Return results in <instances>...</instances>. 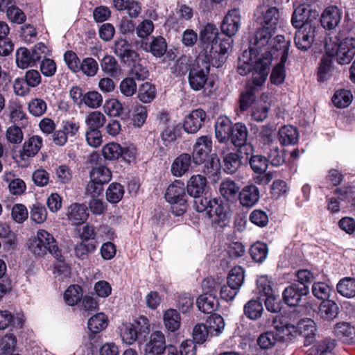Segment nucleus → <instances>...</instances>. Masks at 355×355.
Returning <instances> with one entry per match:
<instances>
[{"label":"nucleus","instance_id":"nucleus-38","mask_svg":"<svg viewBox=\"0 0 355 355\" xmlns=\"http://www.w3.org/2000/svg\"><path fill=\"white\" fill-rule=\"evenodd\" d=\"M144 49L146 51L151 52L154 56L160 58L165 54L167 45L165 39L161 36H159L153 37L150 44L148 45L146 44Z\"/></svg>","mask_w":355,"mask_h":355},{"label":"nucleus","instance_id":"nucleus-1","mask_svg":"<svg viewBox=\"0 0 355 355\" xmlns=\"http://www.w3.org/2000/svg\"><path fill=\"white\" fill-rule=\"evenodd\" d=\"M271 65V55L257 53L252 49L245 50L239 58L237 71L241 76L252 73L250 80L255 86H261L266 80Z\"/></svg>","mask_w":355,"mask_h":355},{"label":"nucleus","instance_id":"nucleus-15","mask_svg":"<svg viewBox=\"0 0 355 355\" xmlns=\"http://www.w3.org/2000/svg\"><path fill=\"white\" fill-rule=\"evenodd\" d=\"M206 119V113L202 109L193 110L184 119V129L188 133H196L202 126Z\"/></svg>","mask_w":355,"mask_h":355},{"label":"nucleus","instance_id":"nucleus-43","mask_svg":"<svg viewBox=\"0 0 355 355\" xmlns=\"http://www.w3.org/2000/svg\"><path fill=\"white\" fill-rule=\"evenodd\" d=\"M90 180L101 184H107L112 178L111 171L104 166H98L92 168L89 173Z\"/></svg>","mask_w":355,"mask_h":355},{"label":"nucleus","instance_id":"nucleus-18","mask_svg":"<svg viewBox=\"0 0 355 355\" xmlns=\"http://www.w3.org/2000/svg\"><path fill=\"white\" fill-rule=\"evenodd\" d=\"M248 130L246 126L241 123H235L231 132L229 139L231 142L238 147H243L246 150H252V146L250 144H245L248 139Z\"/></svg>","mask_w":355,"mask_h":355},{"label":"nucleus","instance_id":"nucleus-21","mask_svg":"<svg viewBox=\"0 0 355 355\" xmlns=\"http://www.w3.org/2000/svg\"><path fill=\"white\" fill-rule=\"evenodd\" d=\"M311 9L306 3H300L295 9L291 18L292 25L295 28H302L309 24Z\"/></svg>","mask_w":355,"mask_h":355},{"label":"nucleus","instance_id":"nucleus-22","mask_svg":"<svg viewBox=\"0 0 355 355\" xmlns=\"http://www.w3.org/2000/svg\"><path fill=\"white\" fill-rule=\"evenodd\" d=\"M239 199L242 206L251 207L259 201V190L253 184L247 185L239 193Z\"/></svg>","mask_w":355,"mask_h":355},{"label":"nucleus","instance_id":"nucleus-6","mask_svg":"<svg viewBox=\"0 0 355 355\" xmlns=\"http://www.w3.org/2000/svg\"><path fill=\"white\" fill-rule=\"evenodd\" d=\"M29 248L31 252L38 256H43L49 251L55 258L61 257V251L53 236L43 229L38 230L37 236L31 241Z\"/></svg>","mask_w":355,"mask_h":355},{"label":"nucleus","instance_id":"nucleus-8","mask_svg":"<svg viewBox=\"0 0 355 355\" xmlns=\"http://www.w3.org/2000/svg\"><path fill=\"white\" fill-rule=\"evenodd\" d=\"M216 283L214 280L205 279L202 283V287L205 293L200 295L196 300L197 306L201 312L211 313L218 307V300L216 297L217 290Z\"/></svg>","mask_w":355,"mask_h":355},{"label":"nucleus","instance_id":"nucleus-10","mask_svg":"<svg viewBox=\"0 0 355 355\" xmlns=\"http://www.w3.org/2000/svg\"><path fill=\"white\" fill-rule=\"evenodd\" d=\"M212 148L211 139L209 136H202L197 139L193 148L192 162L196 165L202 164L208 157Z\"/></svg>","mask_w":355,"mask_h":355},{"label":"nucleus","instance_id":"nucleus-50","mask_svg":"<svg viewBox=\"0 0 355 355\" xmlns=\"http://www.w3.org/2000/svg\"><path fill=\"white\" fill-rule=\"evenodd\" d=\"M15 60L17 67L21 69H26L35 64L32 60L31 51L26 48L21 47L17 50Z\"/></svg>","mask_w":355,"mask_h":355},{"label":"nucleus","instance_id":"nucleus-5","mask_svg":"<svg viewBox=\"0 0 355 355\" xmlns=\"http://www.w3.org/2000/svg\"><path fill=\"white\" fill-rule=\"evenodd\" d=\"M209 73V64L198 57L189 69L188 82L190 87L194 91L204 89L206 95L211 94L214 89V82L208 78Z\"/></svg>","mask_w":355,"mask_h":355},{"label":"nucleus","instance_id":"nucleus-12","mask_svg":"<svg viewBox=\"0 0 355 355\" xmlns=\"http://www.w3.org/2000/svg\"><path fill=\"white\" fill-rule=\"evenodd\" d=\"M269 1H264L257 10V12L263 17V26L275 30L279 19V11L275 6L268 4Z\"/></svg>","mask_w":355,"mask_h":355},{"label":"nucleus","instance_id":"nucleus-56","mask_svg":"<svg viewBox=\"0 0 355 355\" xmlns=\"http://www.w3.org/2000/svg\"><path fill=\"white\" fill-rule=\"evenodd\" d=\"M312 293L318 300H326L330 297L331 289L329 285L322 282H314L312 286Z\"/></svg>","mask_w":355,"mask_h":355},{"label":"nucleus","instance_id":"nucleus-52","mask_svg":"<svg viewBox=\"0 0 355 355\" xmlns=\"http://www.w3.org/2000/svg\"><path fill=\"white\" fill-rule=\"evenodd\" d=\"M106 121L105 116L98 111H93L85 118V123L89 129H97L102 127Z\"/></svg>","mask_w":355,"mask_h":355},{"label":"nucleus","instance_id":"nucleus-60","mask_svg":"<svg viewBox=\"0 0 355 355\" xmlns=\"http://www.w3.org/2000/svg\"><path fill=\"white\" fill-rule=\"evenodd\" d=\"M273 130L268 126H263L259 135V145L262 150L266 146L271 147L276 144L272 137Z\"/></svg>","mask_w":355,"mask_h":355},{"label":"nucleus","instance_id":"nucleus-44","mask_svg":"<svg viewBox=\"0 0 355 355\" xmlns=\"http://www.w3.org/2000/svg\"><path fill=\"white\" fill-rule=\"evenodd\" d=\"M42 145V139L37 135L29 138L23 145L22 155L27 157L35 155Z\"/></svg>","mask_w":355,"mask_h":355},{"label":"nucleus","instance_id":"nucleus-51","mask_svg":"<svg viewBox=\"0 0 355 355\" xmlns=\"http://www.w3.org/2000/svg\"><path fill=\"white\" fill-rule=\"evenodd\" d=\"M11 173L5 175V180L8 182V188L10 193L15 196H19L26 191V186L25 182L19 178L12 179Z\"/></svg>","mask_w":355,"mask_h":355},{"label":"nucleus","instance_id":"nucleus-53","mask_svg":"<svg viewBox=\"0 0 355 355\" xmlns=\"http://www.w3.org/2000/svg\"><path fill=\"white\" fill-rule=\"evenodd\" d=\"M102 153L106 159H117L123 155L122 146L114 142L109 143L103 147Z\"/></svg>","mask_w":355,"mask_h":355},{"label":"nucleus","instance_id":"nucleus-61","mask_svg":"<svg viewBox=\"0 0 355 355\" xmlns=\"http://www.w3.org/2000/svg\"><path fill=\"white\" fill-rule=\"evenodd\" d=\"M147 110L145 106L140 104L136 105L133 108L132 124L135 127H141L146 121Z\"/></svg>","mask_w":355,"mask_h":355},{"label":"nucleus","instance_id":"nucleus-46","mask_svg":"<svg viewBox=\"0 0 355 355\" xmlns=\"http://www.w3.org/2000/svg\"><path fill=\"white\" fill-rule=\"evenodd\" d=\"M263 311V305L261 302L258 300H250L244 306V313L251 320L259 318L262 315Z\"/></svg>","mask_w":355,"mask_h":355},{"label":"nucleus","instance_id":"nucleus-33","mask_svg":"<svg viewBox=\"0 0 355 355\" xmlns=\"http://www.w3.org/2000/svg\"><path fill=\"white\" fill-rule=\"evenodd\" d=\"M334 334L343 342L348 343L353 339L355 335V329L349 322H340L335 325Z\"/></svg>","mask_w":355,"mask_h":355},{"label":"nucleus","instance_id":"nucleus-34","mask_svg":"<svg viewBox=\"0 0 355 355\" xmlns=\"http://www.w3.org/2000/svg\"><path fill=\"white\" fill-rule=\"evenodd\" d=\"M299 332L305 337V345H309L313 340L316 331L315 323L313 320L304 319L298 322Z\"/></svg>","mask_w":355,"mask_h":355},{"label":"nucleus","instance_id":"nucleus-7","mask_svg":"<svg viewBox=\"0 0 355 355\" xmlns=\"http://www.w3.org/2000/svg\"><path fill=\"white\" fill-rule=\"evenodd\" d=\"M166 201L171 203L172 212L175 216H181L187 209V200L184 183L175 181L170 184L165 193Z\"/></svg>","mask_w":355,"mask_h":355},{"label":"nucleus","instance_id":"nucleus-36","mask_svg":"<svg viewBox=\"0 0 355 355\" xmlns=\"http://www.w3.org/2000/svg\"><path fill=\"white\" fill-rule=\"evenodd\" d=\"M270 103L259 99L253 105L251 116L254 121H263L268 116L270 108Z\"/></svg>","mask_w":355,"mask_h":355},{"label":"nucleus","instance_id":"nucleus-47","mask_svg":"<svg viewBox=\"0 0 355 355\" xmlns=\"http://www.w3.org/2000/svg\"><path fill=\"white\" fill-rule=\"evenodd\" d=\"M88 328L94 334H97L107 326V318L104 313H99L88 320Z\"/></svg>","mask_w":355,"mask_h":355},{"label":"nucleus","instance_id":"nucleus-30","mask_svg":"<svg viewBox=\"0 0 355 355\" xmlns=\"http://www.w3.org/2000/svg\"><path fill=\"white\" fill-rule=\"evenodd\" d=\"M101 67L103 72L112 78L122 75L121 67L112 55H105L101 61Z\"/></svg>","mask_w":355,"mask_h":355},{"label":"nucleus","instance_id":"nucleus-24","mask_svg":"<svg viewBox=\"0 0 355 355\" xmlns=\"http://www.w3.org/2000/svg\"><path fill=\"white\" fill-rule=\"evenodd\" d=\"M191 164V156L188 153H182L176 157L171 164V173L178 178L182 177L189 170Z\"/></svg>","mask_w":355,"mask_h":355},{"label":"nucleus","instance_id":"nucleus-14","mask_svg":"<svg viewBox=\"0 0 355 355\" xmlns=\"http://www.w3.org/2000/svg\"><path fill=\"white\" fill-rule=\"evenodd\" d=\"M295 36L296 47L302 51L309 49L314 40L315 28L311 25H306L302 28H297Z\"/></svg>","mask_w":355,"mask_h":355},{"label":"nucleus","instance_id":"nucleus-11","mask_svg":"<svg viewBox=\"0 0 355 355\" xmlns=\"http://www.w3.org/2000/svg\"><path fill=\"white\" fill-rule=\"evenodd\" d=\"M241 25V17L239 9L234 8L227 12L224 17L221 25L223 35H225L230 38L234 36L239 31Z\"/></svg>","mask_w":355,"mask_h":355},{"label":"nucleus","instance_id":"nucleus-48","mask_svg":"<svg viewBox=\"0 0 355 355\" xmlns=\"http://www.w3.org/2000/svg\"><path fill=\"white\" fill-rule=\"evenodd\" d=\"M83 297L82 288L78 285L70 286L64 293V299L69 306H73Z\"/></svg>","mask_w":355,"mask_h":355},{"label":"nucleus","instance_id":"nucleus-17","mask_svg":"<svg viewBox=\"0 0 355 355\" xmlns=\"http://www.w3.org/2000/svg\"><path fill=\"white\" fill-rule=\"evenodd\" d=\"M207 181L202 175H193L189 179L187 184V191L189 195L195 198V200L200 199L207 188Z\"/></svg>","mask_w":355,"mask_h":355},{"label":"nucleus","instance_id":"nucleus-49","mask_svg":"<svg viewBox=\"0 0 355 355\" xmlns=\"http://www.w3.org/2000/svg\"><path fill=\"white\" fill-rule=\"evenodd\" d=\"M124 194L123 187L116 182L112 183L106 191V198L111 203H117L123 198Z\"/></svg>","mask_w":355,"mask_h":355},{"label":"nucleus","instance_id":"nucleus-27","mask_svg":"<svg viewBox=\"0 0 355 355\" xmlns=\"http://www.w3.org/2000/svg\"><path fill=\"white\" fill-rule=\"evenodd\" d=\"M233 125L228 118L219 117L215 125V134L219 142H225L229 140Z\"/></svg>","mask_w":355,"mask_h":355},{"label":"nucleus","instance_id":"nucleus-19","mask_svg":"<svg viewBox=\"0 0 355 355\" xmlns=\"http://www.w3.org/2000/svg\"><path fill=\"white\" fill-rule=\"evenodd\" d=\"M114 53L124 62H136L138 58V54L131 49V45L122 38L114 42Z\"/></svg>","mask_w":355,"mask_h":355},{"label":"nucleus","instance_id":"nucleus-26","mask_svg":"<svg viewBox=\"0 0 355 355\" xmlns=\"http://www.w3.org/2000/svg\"><path fill=\"white\" fill-rule=\"evenodd\" d=\"M279 141L282 146L295 145L299 139V132L293 125L282 126L278 132Z\"/></svg>","mask_w":355,"mask_h":355},{"label":"nucleus","instance_id":"nucleus-4","mask_svg":"<svg viewBox=\"0 0 355 355\" xmlns=\"http://www.w3.org/2000/svg\"><path fill=\"white\" fill-rule=\"evenodd\" d=\"M193 207L198 212L205 211L211 222L220 227H226L230 222V207L216 198L194 200Z\"/></svg>","mask_w":355,"mask_h":355},{"label":"nucleus","instance_id":"nucleus-58","mask_svg":"<svg viewBox=\"0 0 355 355\" xmlns=\"http://www.w3.org/2000/svg\"><path fill=\"white\" fill-rule=\"evenodd\" d=\"M278 340L279 338L275 333L266 331L259 336L257 344L261 349H268L274 347Z\"/></svg>","mask_w":355,"mask_h":355},{"label":"nucleus","instance_id":"nucleus-40","mask_svg":"<svg viewBox=\"0 0 355 355\" xmlns=\"http://www.w3.org/2000/svg\"><path fill=\"white\" fill-rule=\"evenodd\" d=\"M119 330L121 340L128 345L133 344L139 335L135 324L132 323H123Z\"/></svg>","mask_w":355,"mask_h":355},{"label":"nucleus","instance_id":"nucleus-28","mask_svg":"<svg viewBox=\"0 0 355 355\" xmlns=\"http://www.w3.org/2000/svg\"><path fill=\"white\" fill-rule=\"evenodd\" d=\"M288 54V51H286L285 52H282L275 55L276 56H281L280 62L274 67L271 76L270 80L271 83L275 85H280L282 84L286 78V71H285V63L287 60Z\"/></svg>","mask_w":355,"mask_h":355},{"label":"nucleus","instance_id":"nucleus-13","mask_svg":"<svg viewBox=\"0 0 355 355\" xmlns=\"http://www.w3.org/2000/svg\"><path fill=\"white\" fill-rule=\"evenodd\" d=\"M309 293V287L308 286H301L296 284L286 288L283 292V300L284 302L290 306H297L302 296Z\"/></svg>","mask_w":355,"mask_h":355},{"label":"nucleus","instance_id":"nucleus-63","mask_svg":"<svg viewBox=\"0 0 355 355\" xmlns=\"http://www.w3.org/2000/svg\"><path fill=\"white\" fill-rule=\"evenodd\" d=\"M250 164L255 173L263 174L268 168V162L266 157L257 155L250 157Z\"/></svg>","mask_w":355,"mask_h":355},{"label":"nucleus","instance_id":"nucleus-9","mask_svg":"<svg viewBox=\"0 0 355 355\" xmlns=\"http://www.w3.org/2000/svg\"><path fill=\"white\" fill-rule=\"evenodd\" d=\"M326 51L329 56L336 55L339 64H349L355 55V39L350 37L344 38L336 45V50L331 49L330 44H327Z\"/></svg>","mask_w":355,"mask_h":355},{"label":"nucleus","instance_id":"nucleus-57","mask_svg":"<svg viewBox=\"0 0 355 355\" xmlns=\"http://www.w3.org/2000/svg\"><path fill=\"white\" fill-rule=\"evenodd\" d=\"M155 97V88L150 83H143L139 89L138 98L145 103H150Z\"/></svg>","mask_w":355,"mask_h":355},{"label":"nucleus","instance_id":"nucleus-29","mask_svg":"<svg viewBox=\"0 0 355 355\" xmlns=\"http://www.w3.org/2000/svg\"><path fill=\"white\" fill-rule=\"evenodd\" d=\"M339 313L338 304L331 300H323L318 309V315L325 320H332L336 318Z\"/></svg>","mask_w":355,"mask_h":355},{"label":"nucleus","instance_id":"nucleus-62","mask_svg":"<svg viewBox=\"0 0 355 355\" xmlns=\"http://www.w3.org/2000/svg\"><path fill=\"white\" fill-rule=\"evenodd\" d=\"M98 70L97 62L92 58H86L83 60L80 65V71L87 76H94Z\"/></svg>","mask_w":355,"mask_h":355},{"label":"nucleus","instance_id":"nucleus-35","mask_svg":"<svg viewBox=\"0 0 355 355\" xmlns=\"http://www.w3.org/2000/svg\"><path fill=\"white\" fill-rule=\"evenodd\" d=\"M224 171L230 174L235 173L241 166V157L236 153H230L223 157Z\"/></svg>","mask_w":355,"mask_h":355},{"label":"nucleus","instance_id":"nucleus-39","mask_svg":"<svg viewBox=\"0 0 355 355\" xmlns=\"http://www.w3.org/2000/svg\"><path fill=\"white\" fill-rule=\"evenodd\" d=\"M268 157V162H270L272 166H279L285 162L284 153L280 150L277 144L271 146H266L265 150H262Z\"/></svg>","mask_w":355,"mask_h":355},{"label":"nucleus","instance_id":"nucleus-55","mask_svg":"<svg viewBox=\"0 0 355 355\" xmlns=\"http://www.w3.org/2000/svg\"><path fill=\"white\" fill-rule=\"evenodd\" d=\"M244 273L243 268L240 266L233 268L227 277V283L240 290L244 282Z\"/></svg>","mask_w":355,"mask_h":355},{"label":"nucleus","instance_id":"nucleus-25","mask_svg":"<svg viewBox=\"0 0 355 355\" xmlns=\"http://www.w3.org/2000/svg\"><path fill=\"white\" fill-rule=\"evenodd\" d=\"M259 87L252 85L250 81L247 83L246 90L241 94L239 98L241 110L245 111L250 107L252 109L253 105L258 101L256 99L255 92Z\"/></svg>","mask_w":355,"mask_h":355},{"label":"nucleus","instance_id":"nucleus-59","mask_svg":"<svg viewBox=\"0 0 355 355\" xmlns=\"http://www.w3.org/2000/svg\"><path fill=\"white\" fill-rule=\"evenodd\" d=\"M17 338L12 334H7L3 338L0 355H20L15 354Z\"/></svg>","mask_w":355,"mask_h":355},{"label":"nucleus","instance_id":"nucleus-54","mask_svg":"<svg viewBox=\"0 0 355 355\" xmlns=\"http://www.w3.org/2000/svg\"><path fill=\"white\" fill-rule=\"evenodd\" d=\"M250 253L253 260L261 263L267 257L268 247L263 243L257 242L251 246Z\"/></svg>","mask_w":355,"mask_h":355},{"label":"nucleus","instance_id":"nucleus-64","mask_svg":"<svg viewBox=\"0 0 355 355\" xmlns=\"http://www.w3.org/2000/svg\"><path fill=\"white\" fill-rule=\"evenodd\" d=\"M335 347V341L331 339H326L314 346L313 351L315 355H334L332 350Z\"/></svg>","mask_w":355,"mask_h":355},{"label":"nucleus","instance_id":"nucleus-41","mask_svg":"<svg viewBox=\"0 0 355 355\" xmlns=\"http://www.w3.org/2000/svg\"><path fill=\"white\" fill-rule=\"evenodd\" d=\"M338 293L347 298L355 297V279L345 277L339 281L336 286Z\"/></svg>","mask_w":355,"mask_h":355},{"label":"nucleus","instance_id":"nucleus-23","mask_svg":"<svg viewBox=\"0 0 355 355\" xmlns=\"http://www.w3.org/2000/svg\"><path fill=\"white\" fill-rule=\"evenodd\" d=\"M88 216L87 207L84 205L74 203L68 208L67 217L73 225H80L84 223Z\"/></svg>","mask_w":355,"mask_h":355},{"label":"nucleus","instance_id":"nucleus-2","mask_svg":"<svg viewBox=\"0 0 355 355\" xmlns=\"http://www.w3.org/2000/svg\"><path fill=\"white\" fill-rule=\"evenodd\" d=\"M200 44L205 51L206 56L215 60L213 64L219 67L227 59L228 50L231 49L232 39L223 37L218 28L208 24L200 31Z\"/></svg>","mask_w":355,"mask_h":355},{"label":"nucleus","instance_id":"nucleus-31","mask_svg":"<svg viewBox=\"0 0 355 355\" xmlns=\"http://www.w3.org/2000/svg\"><path fill=\"white\" fill-rule=\"evenodd\" d=\"M163 321L165 327L171 332L178 330L181 324L180 315L176 309H168L164 311Z\"/></svg>","mask_w":355,"mask_h":355},{"label":"nucleus","instance_id":"nucleus-16","mask_svg":"<svg viewBox=\"0 0 355 355\" xmlns=\"http://www.w3.org/2000/svg\"><path fill=\"white\" fill-rule=\"evenodd\" d=\"M166 347L164 334L156 331L151 334L144 351L146 355H162Z\"/></svg>","mask_w":355,"mask_h":355},{"label":"nucleus","instance_id":"nucleus-20","mask_svg":"<svg viewBox=\"0 0 355 355\" xmlns=\"http://www.w3.org/2000/svg\"><path fill=\"white\" fill-rule=\"evenodd\" d=\"M341 16L342 12L337 6H329L321 15V24L326 29H334L340 23Z\"/></svg>","mask_w":355,"mask_h":355},{"label":"nucleus","instance_id":"nucleus-3","mask_svg":"<svg viewBox=\"0 0 355 355\" xmlns=\"http://www.w3.org/2000/svg\"><path fill=\"white\" fill-rule=\"evenodd\" d=\"M275 30L266 26L258 28L250 37V48L257 53L271 55V61L274 55L288 51L290 42L286 40L283 35L273 37Z\"/></svg>","mask_w":355,"mask_h":355},{"label":"nucleus","instance_id":"nucleus-37","mask_svg":"<svg viewBox=\"0 0 355 355\" xmlns=\"http://www.w3.org/2000/svg\"><path fill=\"white\" fill-rule=\"evenodd\" d=\"M96 247L97 242L95 240H81L75 247V254L78 258L84 259L93 253Z\"/></svg>","mask_w":355,"mask_h":355},{"label":"nucleus","instance_id":"nucleus-42","mask_svg":"<svg viewBox=\"0 0 355 355\" xmlns=\"http://www.w3.org/2000/svg\"><path fill=\"white\" fill-rule=\"evenodd\" d=\"M206 326L211 336L220 335L225 329V321L222 316L217 314L211 315L206 322Z\"/></svg>","mask_w":355,"mask_h":355},{"label":"nucleus","instance_id":"nucleus-32","mask_svg":"<svg viewBox=\"0 0 355 355\" xmlns=\"http://www.w3.org/2000/svg\"><path fill=\"white\" fill-rule=\"evenodd\" d=\"M239 187L233 180H226L220 183L219 192L227 200L233 201L239 193Z\"/></svg>","mask_w":355,"mask_h":355},{"label":"nucleus","instance_id":"nucleus-45","mask_svg":"<svg viewBox=\"0 0 355 355\" xmlns=\"http://www.w3.org/2000/svg\"><path fill=\"white\" fill-rule=\"evenodd\" d=\"M352 92L347 89L337 90L332 97V102L335 106L339 108L348 107L352 101Z\"/></svg>","mask_w":355,"mask_h":355}]
</instances>
